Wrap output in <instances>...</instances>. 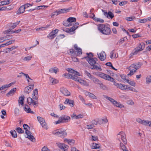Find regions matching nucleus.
<instances>
[{
    "instance_id": "obj_1",
    "label": "nucleus",
    "mask_w": 151,
    "mask_h": 151,
    "mask_svg": "<svg viewBox=\"0 0 151 151\" xmlns=\"http://www.w3.org/2000/svg\"><path fill=\"white\" fill-rule=\"evenodd\" d=\"M38 89L37 88L35 89L33 91L32 95V99L29 97L27 99V103L29 105H33L35 108L38 106V102L37 101H35L33 100H37L38 98Z\"/></svg>"
},
{
    "instance_id": "obj_2",
    "label": "nucleus",
    "mask_w": 151,
    "mask_h": 151,
    "mask_svg": "<svg viewBox=\"0 0 151 151\" xmlns=\"http://www.w3.org/2000/svg\"><path fill=\"white\" fill-rule=\"evenodd\" d=\"M82 59H85L93 67L91 68L92 69L99 70L100 71L102 69L101 67L100 66H98V65L99 66V65L96 62L97 61V58H89L88 57H84Z\"/></svg>"
},
{
    "instance_id": "obj_3",
    "label": "nucleus",
    "mask_w": 151,
    "mask_h": 151,
    "mask_svg": "<svg viewBox=\"0 0 151 151\" xmlns=\"http://www.w3.org/2000/svg\"><path fill=\"white\" fill-rule=\"evenodd\" d=\"M98 29L99 32L104 35H109L111 33L110 28L105 24H100L99 25Z\"/></svg>"
},
{
    "instance_id": "obj_4",
    "label": "nucleus",
    "mask_w": 151,
    "mask_h": 151,
    "mask_svg": "<svg viewBox=\"0 0 151 151\" xmlns=\"http://www.w3.org/2000/svg\"><path fill=\"white\" fill-rule=\"evenodd\" d=\"M142 66V64L139 63H133L127 68L130 71V72L128 74V76H131L133 75Z\"/></svg>"
},
{
    "instance_id": "obj_5",
    "label": "nucleus",
    "mask_w": 151,
    "mask_h": 151,
    "mask_svg": "<svg viewBox=\"0 0 151 151\" xmlns=\"http://www.w3.org/2000/svg\"><path fill=\"white\" fill-rule=\"evenodd\" d=\"M23 127L24 129H26L25 133L27 135V138H28L32 141L33 142H35V139L32 135V133L29 130L30 129V127L27 124H24Z\"/></svg>"
},
{
    "instance_id": "obj_6",
    "label": "nucleus",
    "mask_w": 151,
    "mask_h": 151,
    "mask_svg": "<svg viewBox=\"0 0 151 151\" xmlns=\"http://www.w3.org/2000/svg\"><path fill=\"white\" fill-rule=\"evenodd\" d=\"M53 134L57 135L59 137L63 138L65 137L67 135V133L66 131L64 130L62 128L55 130Z\"/></svg>"
},
{
    "instance_id": "obj_7",
    "label": "nucleus",
    "mask_w": 151,
    "mask_h": 151,
    "mask_svg": "<svg viewBox=\"0 0 151 151\" xmlns=\"http://www.w3.org/2000/svg\"><path fill=\"white\" fill-rule=\"evenodd\" d=\"M117 138L119 141L121 139L124 145L127 144V140L126 138V134L123 131L120 132L117 135Z\"/></svg>"
},
{
    "instance_id": "obj_8",
    "label": "nucleus",
    "mask_w": 151,
    "mask_h": 151,
    "mask_svg": "<svg viewBox=\"0 0 151 151\" xmlns=\"http://www.w3.org/2000/svg\"><path fill=\"white\" fill-rule=\"evenodd\" d=\"M3 33L4 34H6L7 35L5 37L0 38V42H2L4 41L9 39V29L4 31Z\"/></svg>"
},
{
    "instance_id": "obj_9",
    "label": "nucleus",
    "mask_w": 151,
    "mask_h": 151,
    "mask_svg": "<svg viewBox=\"0 0 151 151\" xmlns=\"http://www.w3.org/2000/svg\"><path fill=\"white\" fill-rule=\"evenodd\" d=\"M102 12L104 13V14L106 17L112 19L114 17V14L111 11H109L108 12H107L105 10L102 9Z\"/></svg>"
},
{
    "instance_id": "obj_10",
    "label": "nucleus",
    "mask_w": 151,
    "mask_h": 151,
    "mask_svg": "<svg viewBox=\"0 0 151 151\" xmlns=\"http://www.w3.org/2000/svg\"><path fill=\"white\" fill-rule=\"evenodd\" d=\"M114 85L116 86L117 88H119V89L122 90H127V88H126L127 86L126 85H125L122 83H117L116 82H114Z\"/></svg>"
},
{
    "instance_id": "obj_11",
    "label": "nucleus",
    "mask_w": 151,
    "mask_h": 151,
    "mask_svg": "<svg viewBox=\"0 0 151 151\" xmlns=\"http://www.w3.org/2000/svg\"><path fill=\"white\" fill-rule=\"evenodd\" d=\"M60 119L63 123L68 122L70 120V118L68 116L63 115L60 117Z\"/></svg>"
},
{
    "instance_id": "obj_12",
    "label": "nucleus",
    "mask_w": 151,
    "mask_h": 151,
    "mask_svg": "<svg viewBox=\"0 0 151 151\" xmlns=\"http://www.w3.org/2000/svg\"><path fill=\"white\" fill-rule=\"evenodd\" d=\"M60 91L65 96H68L70 95V92L66 88H60Z\"/></svg>"
},
{
    "instance_id": "obj_13",
    "label": "nucleus",
    "mask_w": 151,
    "mask_h": 151,
    "mask_svg": "<svg viewBox=\"0 0 151 151\" xmlns=\"http://www.w3.org/2000/svg\"><path fill=\"white\" fill-rule=\"evenodd\" d=\"M34 85L29 86L25 88L24 91L28 94H29L33 89Z\"/></svg>"
},
{
    "instance_id": "obj_14",
    "label": "nucleus",
    "mask_w": 151,
    "mask_h": 151,
    "mask_svg": "<svg viewBox=\"0 0 151 151\" xmlns=\"http://www.w3.org/2000/svg\"><path fill=\"white\" fill-rule=\"evenodd\" d=\"M74 47L75 50H76L75 51H76V55H77L78 56L82 54V52L81 49L78 47L76 44H75L74 45Z\"/></svg>"
},
{
    "instance_id": "obj_15",
    "label": "nucleus",
    "mask_w": 151,
    "mask_h": 151,
    "mask_svg": "<svg viewBox=\"0 0 151 151\" xmlns=\"http://www.w3.org/2000/svg\"><path fill=\"white\" fill-rule=\"evenodd\" d=\"M98 56L99 59L102 61H104L106 58V55L104 52L103 51L98 54Z\"/></svg>"
},
{
    "instance_id": "obj_16",
    "label": "nucleus",
    "mask_w": 151,
    "mask_h": 151,
    "mask_svg": "<svg viewBox=\"0 0 151 151\" xmlns=\"http://www.w3.org/2000/svg\"><path fill=\"white\" fill-rule=\"evenodd\" d=\"M64 103L65 104H68L71 107H73V106L74 102L73 100H70L68 99H66Z\"/></svg>"
},
{
    "instance_id": "obj_17",
    "label": "nucleus",
    "mask_w": 151,
    "mask_h": 151,
    "mask_svg": "<svg viewBox=\"0 0 151 151\" xmlns=\"http://www.w3.org/2000/svg\"><path fill=\"white\" fill-rule=\"evenodd\" d=\"M26 8L24 5L20 6L19 9L17 11V14H20L23 13L24 11Z\"/></svg>"
},
{
    "instance_id": "obj_18",
    "label": "nucleus",
    "mask_w": 151,
    "mask_h": 151,
    "mask_svg": "<svg viewBox=\"0 0 151 151\" xmlns=\"http://www.w3.org/2000/svg\"><path fill=\"white\" fill-rule=\"evenodd\" d=\"M24 111L27 113L32 114H35L34 112L31 111V109L30 108L29 106L28 105H25L24 107Z\"/></svg>"
},
{
    "instance_id": "obj_19",
    "label": "nucleus",
    "mask_w": 151,
    "mask_h": 151,
    "mask_svg": "<svg viewBox=\"0 0 151 151\" xmlns=\"http://www.w3.org/2000/svg\"><path fill=\"white\" fill-rule=\"evenodd\" d=\"M20 22V21H19L15 23H10V29L12 30V29L16 27L17 25L19 24Z\"/></svg>"
},
{
    "instance_id": "obj_20",
    "label": "nucleus",
    "mask_w": 151,
    "mask_h": 151,
    "mask_svg": "<svg viewBox=\"0 0 151 151\" xmlns=\"http://www.w3.org/2000/svg\"><path fill=\"white\" fill-rule=\"evenodd\" d=\"M85 95L87 96H88L91 98L95 99H97V97L93 94L87 91L86 92Z\"/></svg>"
},
{
    "instance_id": "obj_21",
    "label": "nucleus",
    "mask_w": 151,
    "mask_h": 151,
    "mask_svg": "<svg viewBox=\"0 0 151 151\" xmlns=\"http://www.w3.org/2000/svg\"><path fill=\"white\" fill-rule=\"evenodd\" d=\"M49 80L50 82V83L52 85H54L56 83H58V81L57 80L52 78L50 77L49 78Z\"/></svg>"
},
{
    "instance_id": "obj_22",
    "label": "nucleus",
    "mask_w": 151,
    "mask_h": 151,
    "mask_svg": "<svg viewBox=\"0 0 151 151\" xmlns=\"http://www.w3.org/2000/svg\"><path fill=\"white\" fill-rule=\"evenodd\" d=\"M98 124H99L106 123L108 122V120L106 118L103 119H101L98 120Z\"/></svg>"
},
{
    "instance_id": "obj_23",
    "label": "nucleus",
    "mask_w": 151,
    "mask_h": 151,
    "mask_svg": "<svg viewBox=\"0 0 151 151\" xmlns=\"http://www.w3.org/2000/svg\"><path fill=\"white\" fill-rule=\"evenodd\" d=\"M64 142H67L70 145H73L75 143V141L73 139H65L64 140Z\"/></svg>"
},
{
    "instance_id": "obj_24",
    "label": "nucleus",
    "mask_w": 151,
    "mask_h": 151,
    "mask_svg": "<svg viewBox=\"0 0 151 151\" xmlns=\"http://www.w3.org/2000/svg\"><path fill=\"white\" fill-rule=\"evenodd\" d=\"M93 14V17L92 18L95 21L102 23L104 22V20L103 19L97 18L95 17Z\"/></svg>"
},
{
    "instance_id": "obj_25",
    "label": "nucleus",
    "mask_w": 151,
    "mask_h": 151,
    "mask_svg": "<svg viewBox=\"0 0 151 151\" xmlns=\"http://www.w3.org/2000/svg\"><path fill=\"white\" fill-rule=\"evenodd\" d=\"M78 82L81 85L86 86H88L89 84L86 81L81 80L80 79Z\"/></svg>"
},
{
    "instance_id": "obj_26",
    "label": "nucleus",
    "mask_w": 151,
    "mask_h": 151,
    "mask_svg": "<svg viewBox=\"0 0 151 151\" xmlns=\"http://www.w3.org/2000/svg\"><path fill=\"white\" fill-rule=\"evenodd\" d=\"M68 53L69 55L72 56H78L76 55V51H75V50H74L73 49H70L69 50V52H68Z\"/></svg>"
},
{
    "instance_id": "obj_27",
    "label": "nucleus",
    "mask_w": 151,
    "mask_h": 151,
    "mask_svg": "<svg viewBox=\"0 0 151 151\" xmlns=\"http://www.w3.org/2000/svg\"><path fill=\"white\" fill-rule=\"evenodd\" d=\"M59 69L58 68H57L56 67H55L50 69L49 71L51 73L54 72L56 74L57 72L59 71Z\"/></svg>"
},
{
    "instance_id": "obj_28",
    "label": "nucleus",
    "mask_w": 151,
    "mask_h": 151,
    "mask_svg": "<svg viewBox=\"0 0 151 151\" xmlns=\"http://www.w3.org/2000/svg\"><path fill=\"white\" fill-rule=\"evenodd\" d=\"M24 96H21L19 97V99L18 100V102L19 104H21L22 105H23L24 103Z\"/></svg>"
},
{
    "instance_id": "obj_29",
    "label": "nucleus",
    "mask_w": 151,
    "mask_h": 151,
    "mask_svg": "<svg viewBox=\"0 0 151 151\" xmlns=\"http://www.w3.org/2000/svg\"><path fill=\"white\" fill-rule=\"evenodd\" d=\"M71 117L72 119L75 118L76 119H78L79 118H83V116L81 114L76 115L75 114L73 113V114L71 116Z\"/></svg>"
},
{
    "instance_id": "obj_30",
    "label": "nucleus",
    "mask_w": 151,
    "mask_h": 151,
    "mask_svg": "<svg viewBox=\"0 0 151 151\" xmlns=\"http://www.w3.org/2000/svg\"><path fill=\"white\" fill-rule=\"evenodd\" d=\"M145 44L143 43H141L139 44L137 47L141 51L143 50L145 48Z\"/></svg>"
},
{
    "instance_id": "obj_31",
    "label": "nucleus",
    "mask_w": 151,
    "mask_h": 151,
    "mask_svg": "<svg viewBox=\"0 0 151 151\" xmlns=\"http://www.w3.org/2000/svg\"><path fill=\"white\" fill-rule=\"evenodd\" d=\"M124 143L121 142L120 144V146L121 149L123 151H128V150L126 147L124 145Z\"/></svg>"
},
{
    "instance_id": "obj_32",
    "label": "nucleus",
    "mask_w": 151,
    "mask_h": 151,
    "mask_svg": "<svg viewBox=\"0 0 151 151\" xmlns=\"http://www.w3.org/2000/svg\"><path fill=\"white\" fill-rule=\"evenodd\" d=\"M56 36L55 33H54L53 31L51 32L49 35L48 37L50 39H52Z\"/></svg>"
},
{
    "instance_id": "obj_33",
    "label": "nucleus",
    "mask_w": 151,
    "mask_h": 151,
    "mask_svg": "<svg viewBox=\"0 0 151 151\" xmlns=\"http://www.w3.org/2000/svg\"><path fill=\"white\" fill-rule=\"evenodd\" d=\"M92 80L93 82L96 84H98L99 83L101 82L98 79L94 77V76H93L92 78L91 79Z\"/></svg>"
},
{
    "instance_id": "obj_34",
    "label": "nucleus",
    "mask_w": 151,
    "mask_h": 151,
    "mask_svg": "<svg viewBox=\"0 0 151 151\" xmlns=\"http://www.w3.org/2000/svg\"><path fill=\"white\" fill-rule=\"evenodd\" d=\"M113 104L115 106L119 107L120 108H122V107H124V106L120 104L119 103L117 102V101H114V103Z\"/></svg>"
},
{
    "instance_id": "obj_35",
    "label": "nucleus",
    "mask_w": 151,
    "mask_h": 151,
    "mask_svg": "<svg viewBox=\"0 0 151 151\" xmlns=\"http://www.w3.org/2000/svg\"><path fill=\"white\" fill-rule=\"evenodd\" d=\"M70 78L74 81H77L78 82L79 81L80 79V78H79L77 76L73 75V74H72V76H71Z\"/></svg>"
},
{
    "instance_id": "obj_36",
    "label": "nucleus",
    "mask_w": 151,
    "mask_h": 151,
    "mask_svg": "<svg viewBox=\"0 0 151 151\" xmlns=\"http://www.w3.org/2000/svg\"><path fill=\"white\" fill-rule=\"evenodd\" d=\"M143 123H142V124L145 126H147L149 125V126L151 127V123L150 121L143 120Z\"/></svg>"
},
{
    "instance_id": "obj_37",
    "label": "nucleus",
    "mask_w": 151,
    "mask_h": 151,
    "mask_svg": "<svg viewBox=\"0 0 151 151\" xmlns=\"http://www.w3.org/2000/svg\"><path fill=\"white\" fill-rule=\"evenodd\" d=\"M127 87L126 88H127V90H129L136 92H138V91H137V90H136L133 87L128 85H127Z\"/></svg>"
},
{
    "instance_id": "obj_38",
    "label": "nucleus",
    "mask_w": 151,
    "mask_h": 151,
    "mask_svg": "<svg viewBox=\"0 0 151 151\" xmlns=\"http://www.w3.org/2000/svg\"><path fill=\"white\" fill-rule=\"evenodd\" d=\"M63 24L65 27H69L72 25L68 21V19L66 21H64L63 22Z\"/></svg>"
},
{
    "instance_id": "obj_39",
    "label": "nucleus",
    "mask_w": 151,
    "mask_h": 151,
    "mask_svg": "<svg viewBox=\"0 0 151 151\" xmlns=\"http://www.w3.org/2000/svg\"><path fill=\"white\" fill-rule=\"evenodd\" d=\"M76 21V18L74 17H70L68 19V21L70 23L72 22H75Z\"/></svg>"
},
{
    "instance_id": "obj_40",
    "label": "nucleus",
    "mask_w": 151,
    "mask_h": 151,
    "mask_svg": "<svg viewBox=\"0 0 151 151\" xmlns=\"http://www.w3.org/2000/svg\"><path fill=\"white\" fill-rule=\"evenodd\" d=\"M61 14V12L59 10H56L55 12H53L52 14V15L51 16L52 17L55 15H58L60 14Z\"/></svg>"
},
{
    "instance_id": "obj_41",
    "label": "nucleus",
    "mask_w": 151,
    "mask_h": 151,
    "mask_svg": "<svg viewBox=\"0 0 151 151\" xmlns=\"http://www.w3.org/2000/svg\"><path fill=\"white\" fill-rule=\"evenodd\" d=\"M78 27V26H76V25L72 27L70 29L69 28V32L70 33L71 32H73Z\"/></svg>"
},
{
    "instance_id": "obj_42",
    "label": "nucleus",
    "mask_w": 151,
    "mask_h": 151,
    "mask_svg": "<svg viewBox=\"0 0 151 151\" xmlns=\"http://www.w3.org/2000/svg\"><path fill=\"white\" fill-rule=\"evenodd\" d=\"M16 91L17 88H14L10 90V96L11 95L12 96L16 92Z\"/></svg>"
},
{
    "instance_id": "obj_43",
    "label": "nucleus",
    "mask_w": 151,
    "mask_h": 151,
    "mask_svg": "<svg viewBox=\"0 0 151 151\" xmlns=\"http://www.w3.org/2000/svg\"><path fill=\"white\" fill-rule=\"evenodd\" d=\"M151 82V76H147L146 78V83L147 84H149Z\"/></svg>"
},
{
    "instance_id": "obj_44",
    "label": "nucleus",
    "mask_w": 151,
    "mask_h": 151,
    "mask_svg": "<svg viewBox=\"0 0 151 151\" xmlns=\"http://www.w3.org/2000/svg\"><path fill=\"white\" fill-rule=\"evenodd\" d=\"M127 82L130 85L135 86L136 85L135 83L133 81H130L129 80L127 79Z\"/></svg>"
},
{
    "instance_id": "obj_45",
    "label": "nucleus",
    "mask_w": 151,
    "mask_h": 151,
    "mask_svg": "<svg viewBox=\"0 0 151 151\" xmlns=\"http://www.w3.org/2000/svg\"><path fill=\"white\" fill-rule=\"evenodd\" d=\"M10 133L11 134L12 136L14 138H16L17 137V134L16 131L14 130L13 131H10Z\"/></svg>"
},
{
    "instance_id": "obj_46",
    "label": "nucleus",
    "mask_w": 151,
    "mask_h": 151,
    "mask_svg": "<svg viewBox=\"0 0 151 151\" xmlns=\"http://www.w3.org/2000/svg\"><path fill=\"white\" fill-rule=\"evenodd\" d=\"M98 119H96L93 120L91 121V124L93 125L94 127L95 126V125H96L97 124H98Z\"/></svg>"
},
{
    "instance_id": "obj_47",
    "label": "nucleus",
    "mask_w": 151,
    "mask_h": 151,
    "mask_svg": "<svg viewBox=\"0 0 151 151\" xmlns=\"http://www.w3.org/2000/svg\"><path fill=\"white\" fill-rule=\"evenodd\" d=\"M9 4V0H4L3 1H1V4L2 5H4Z\"/></svg>"
},
{
    "instance_id": "obj_48",
    "label": "nucleus",
    "mask_w": 151,
    "mask_h": 151,
    "mask_svg": "<svg viewBox=\"0 0 151 151\" xmlns=\"http://www.w3.org/2000/svg\"><path fill=\"white\" fill-rule=\"evenodd\" d=\"M21 30V29H19L14 31L13 30H12L11 29H10V34H12L14 33H18L20 32Z\"/></svg>"
},
{
    "instance_id": "obj_49",
    "label": "nucleus",
    "mask_w": 151,
    "mask_h": 151,
    "mask_svg": "<svg viewBox=\"0 0 151 151\" xmlns=\"http://www.w3.org/2000/svg\"><path fill=\"white\" fill-rule=\"evenodd\" d=\"M85 72L87 76L90 78V79H91L93 76L91 75L87 71L85 70Z\"/></svg>"
},
{
    "instance_id": "obj_50",
    "label": "nucleus",
    "mask_w": 151,
    "mask_h": 151,
    "mask_svg": "<svg viewBox=\"0 0 151 151\" xmlns=\"http://www.w3.org/2000/svg\"><path fill=\"white\" fill-rule=\"evenodd\" d=\"M16 131L19 134L23 133L24 132V131L19 127L17 128L16 129Z\"/></svg>"
},
{
    "instance_id": "obj_51",
    "label": "nucleus",
    "mask_w": 151,
    "mask_h": 151,
    "mask_svg": "<svg viewBox=\"0 0 151 151\" xmlns=\"http://www.w3.org/2000/svg\"><path fill=\"white\" fill-rule=\"evenodd\" d=\"M37 119L38 121L40 122V124H41V123H42L43 122H45V119L42 118L40 117V116H37Z\"/></svg>"
},
{
    "instance_id": "obj_52",
    "label": "nucleus",
    "mask_w": 151,
    "mask_h": 151,
    "mask_svg": "<svg viewBox=\"0 0 151 151\" xmlns=\"http://www.w3.org/2000/svg\"><path fill=\"white\" fill-rule=\"evenodd\" d=\"M97 75L99 76L100 77L104 78L105 77V74L101 72H98L97 74H96Z\"/></svg>"
},
{
    "instance_id": "obj_53",
    "label": "nucleus",
    "mask_w": 151,
    "mask_h": 151,
    "mask_svg": "<svg viewBox=\"0 0 151 151\" xmlns=\"http://www.w3.org/2000/svg\"><path fill=\"white\" fill-rule=\"evenodd\" d=\"M56 144L58 146L59 148L62 150H64V148L63 147V143H57Z\"/></svg>"
},
{
    "instance_id": "obj_54",
    "label": "nucleus",
    "mask_w": 151,
    "mask_h": 151,
    "mask_svg": "<svg viewBox=\"0 0 151 151\" xmlns=\"http://www.w3.org/2000/svg\"><path fill=\"white\" fill-rule=\"evenodd\" d=\"M99 85H100V87L102 89H103L104 90L106 89V87L105 86L103 85L101 81L99 84Z\"/></svg>"
},
{
    "instance_id": "obj_55",
    "label": "nucleus",
    "mask_w": 151,
    "mask_h": 151,
    "mask_svg": "<svg viewBox=\"0 0 151 151\" xmlns=\"http://www.w3.org/2000/svg\"><path fill=\"white\" fill-rule=\"evenodd\" d=\"M40 124L42 125V127L43 128L46 129H47V126L46 122H45H45L41 123Z\"/></svg>"
},
{
    "instance_id": "obj_56",
    "label": "nucleus",
    "mask_w": 151,
    "mask_h": 151,
    "mask_svg": "<svg viewBox=\"0 0 151 151\" xmlns=\"http://www.w3.org/2000/svg\"><path fill=\"white\" fill-rule=\"evenodd\" d=\"M126 20L128 21H133L134 19H135V18L134 17H131L126 18Z\"/></svg>"
},
{
    "instance_id": "obj_57",
    "label": "nucleus",
    "mask_w": 151,
    "mask_h": 151,
    "mask_svg": "<svg viewBox=\"0 0 151 151\" xmlns=\"http://www.w3.org/2000/svg\"><path fill=\"white\" fill-rule=\"evenodd\" d=\"M72 74H70L69 73H65L63 75V76L67 78H71V76H72Z\"/></svg>"
},
{
    "instance_id": "obj_58",
    "label": "nucleus",
    "mask_w": 151,
    "mask_h": 151,
    "mask_svg": "<svg viewBox=\"0 0 151 151\" xmlns=\"http://www.w3.org/2000/svg\"><path fill=\"white\" fill-rule=\"evenodd\" d=\"M9 87V84H6L2 86L1 88L2 90L5 89Z\"/></svg>"
},
{
    "instance_id": "obj_59",
    "label": "nucleus",
    "mask_w": 151,
    "mask_h": 151,
    "mask_svg": "<svg viewBox=\"0 0 151 151\" xmlns=\"http://www.w3.org/2000/svg\"><path fill=\"white\" fill-rule=\"evenodd\" d=\"M124 41V38H122L120 39L117 43V45H121Z\"/></svg>"
},
{
    "instance_id": "obj_60",
    "label": "nucleus",
    "mask_w": 151,
    "mask_h": 151,
    "mask_svg": "<svg viewBox=\"0 0 151 151\" xmlns=\"http://www.w3.org/2000/svg\"><path fill=\"white\" fill-rule=\"evenodd\" d=\"M93 148L96 149L97 148H100V146L98 144H96V143H93Z\"/></svg>"
},
{
    "instance_id": "obj_61",
    "label": "nucleus",
    "mask_w": 151,
    "mask_h": 151,
    "mask_svg": "<svg viewBox=\"0 0 151 151\" xmlns=\"http://www.w3.org/2000/svg\"><path fill=\"white\" fill-rule=\"evenodd\" d=\"M119 5L120 6H124L127 3V1H124L122 2L119 1Z\"/></svg>"
},
{
    "instance_id": "obj_62",
    "label": "nucleus",
    "mask_w": 151,
    "mask_h": 151,
    "mask_svg": "<svg viewBox=\"0 0 151 151\" xmlns=\"http://www.w3.org/2000/svg\"><path fill=\"white\" fill-rule=\"evenodd\" d=\"M47 6H45V5L39 6H37L36 8H35V9H36H36L37 10H38L42 9V8L43 7H47Z\"/></svg>"
},
{
    "instance_id": "obj_63",
    "label": "nucleus",
    "mask_w": 151,
    "mask_h": 151,
    "mask_svg": "<svg viewBox=\"0 0 151 151\" xmlns=\"http://www.w3.org/2000/svg\"><path fill=\"white\" fill-rule=\"evenodd\" d=\"M134 51L133 52V55L137 54L138 52H139L140 51L139 49H138V48H137V47H136V48H135V49L134 50Z\"/></svg>"
},
{
    "instance_id": "obj_64",
    "label": "nucleus",
    "mask_w": 151,
    "mask_h": 151,
    "mask_svg": "<svg viewBox=\"0 0 151 151\" xmlns=\"http://www.w3.org/2000/svg\"><path fill=\"white\" fill-rule=\"evenodd\" d=\"M86 55H87V56L86 57H88L89 58H93V54L92 53H86Z\"/></svg>"
}]
</instances>
